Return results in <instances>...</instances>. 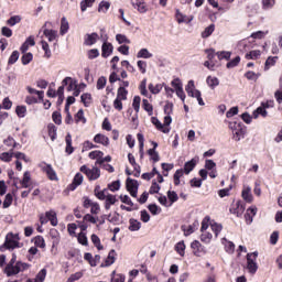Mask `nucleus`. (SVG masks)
Instances as JSON below:
<instances>
[{
    "label": "nucleus",
    "instance_id": "f257e3e1",
    "mask_svg": "<svg viewBox=\"0 0 282 282\" xmlns=\"http://www.w3.org/2000/svg\"><path fill=\"white\" fill-rule=\"evenodd\" d=\"M229 129L232 131L234 140L239 142L246 138L247 129L243 123L239 121H231L229 122Z\"/></svg>",
    "mask_w": 282,
    "mask_h": 282
},
{
    "label": "nucleus",
    "instance_id": "f03ea898",
    "mask_svg": "<svg viewBox=\"0 0 282 282\" xmlns=\"http://www.w3.org/2000/svg\"><path fill=\"white\" fill-rule=\"evenodd\" d=\"M28 268H30V264L22 261H18L15 264H12L11 267H6L4 274H7V276H17L19 272H25Z\"/></svg>",
    "mask_w": 282,
    "mask_h": 282
},
{
    "label": "nucleus",
    "instance_id": "7ed1b4c3",
    "mask_svg": "<svg viewBox=\"0 0 282 282\" xmlns=\"http://www.w3.org/2000/svg\"><path fill=\"white\" fill-rule=\"evenodd\" d=\"M185 90L191 98H196L197 102L200 107H204L206 104L204 102V99L202 98V91L195 89V82L189 80L187 86L185 87Z\"/></svg>",
    "mask_w": 282,
    "mask_h": 282
},
{
    "label": "nucleus",
    "instance_id": "20e7f679",
    "mask_svg": "<svg viewBox=\"0 0 282 282\" xmlns=\"http://www.w3.org/2000/svg\"><path fill=\"white\" fill-rule=\"evenodd\" d=\"M19 235L8 234L6 237V241L3 246L0 247L1 252L4 250H14V248H19Z\"/></svg>",
    "mask_w": 282,
    "mask_h": 282
},
{
    "label": "nucleus",
    "instance_id": "39448f33",
    "mask_svg": "<svg viewBox=\"0 0 282 282\" xmlns=\"http://www.w3.org/2000/svg\"><path fill=\"white\" fill-rule=\"evenodd\" d=\"M109 40L108 35H105L104 43L101 45V56L102 58H109L113 54V44L107 42Z\"/></svg>",
    "mask_w": 282,
    "mask_h": 282
},
{
    "label": "nucleus",
    "instance_id": "423d86ee",
    "mask_svg": "<svg viewBox=\"0 0 282 282\" xmlns=\"http://www.w3.org/2000/svg\"><path fill=\"white\" fill-rule=\"evenodd\" d=\"M140 184L131 177H128L126 181V188L130 193L131 197H138V188Z\"/></svg>",
    "mask_w": 282,
    "mask_h": 282
},
{
    "label": "nucleus",
    "instance_id": "0eeeda50",
    "mask_svg": "<svg viewBox=\"0 0 282 282\" xmlns=\"http://www.w3.org/2000/svg\"><path fill=\"white\" fill-rule=\"evenodd\" d=\"M43 165H41V169L44 173H46L48 180H51V182H57L58 181V176L56 175V171H54V167H52V164H47V163H43Z\"/></svg>",
    "mask_w": 282,
    "mask_h": 282
},
{
    "label": "nucleus",
    "instance_id": "6e6552de",
    "mask_svg": "<svg viewBox=\"0 0 282 282\" xmlns=\"http://www.w3.org/2000/svg\"><path fill=\"white\" fill-rule=\"evenodd\" d=\"M232 215H236L237 217H241L243 213H246V205L243 202L238 200L236 205H232V207L229 209Z\"/></svg>",
    "mask_w": 282,
    "mask_h": 282
},
{
    "label": "nucleus",
    "instance_id": "1a4fd4ad",
    "mask_svg": "<svg viewBox=\"0 0 282 282\" xmlns=\"http://www.w3.org/2000/svg\"><path fill=\"white\" fill-rule=\"evenodd\" d=\"M98 39H100V35L98 33L93 32V33H87L84 36V45H87L88 47H91V45H96L98 43Z\"/></svg>",
    "mask_w": 282,
    "mask_h": 282
},
{
    "label": "nucleus",
    "instance_id": "9d476101",
    "mask_svg": "<svg viewBox=\"0 0 282 282\" xmlns=\"http://www.w3.org/2000/svg\"><path fill=\"white\" fill-rule=\"evenodd\" d=\"M83 174L82 173H77L74 178L72 184L68 185L67 191H76V188H78V186H80V184H83Z\"/></svg>",
    "mask_w": 282,
    "mask_h": 282
},
{
    "label": "nucleus",
    "instance_id": "9b49d317",
    "mask_svg": "<svg viewBox=\"0 0 282 282\" xmlns=\"http://www.w3.org/2000/svg\"><path fill=\"white\" fill-rule=\"evenodd\" d=\"M43 36L47 39L50 43L56 41V37L58 36V31L53 29H44L43 30Z\"/></svg>",
    "mask_w": 282,
    "mask_h": 282
},
{
    "label": "nucleus",
    "instance_id": "f8f14e48",
    "mask_svg": "<svg viewBox=\"0 0 282 282\" xmlns=\"http://www.w3.org/2000/svg\"><path fill=\"white\" fill-rule=\"evenodd\" d=\"M197 162H199V159L194 158L185 163L183 169L185 175H188L195 169V166H197Z\"/></svg>",
    "mask_w": 282,
    "mask_h": 282
},
{
    "label": "nucleus",
    "instance_id": "ddd939ff",
    "mask_svg": "<svg viewBox=\"0 0 282 282\" xmlns=\"http://www.w3.org/2000/svg\"><path fill=\"white\" fill-rule=\"evenodd\" d=\"M94 142L102 144V147H109V137L98 133L94 137Z\"/></svg>",
    "mask_w": 282,
    "mask_h": 282
},
{
    "label": "nucleus",
    "instance_id": "4468645a",
    "mask_svg": "<svg viewBox=\"0 0 282 282\" xmlns=\"http://www.w3.org/2000/svg\"><path fill=\"white\" fill-rule=\"evenodd\" d=\"M86 176L88 177V180L90 182L98 180V177H100V169H98V167L89 169Z\"/></svg>",
    "mask_w": 282,
    "mask_h": 282
},
{
    "label": "nucleus",
    "instance_id": "2eb2a0df",
    "mask_svg": "<svg viewBox=\"0 0 282 282\" xmlns=\"http://www.w3.org/2000/svg\"><path fill=\"white\" fill-rule=\"evenodd\" d=\"M151 122L156 127L159 131H162V133H169L171 131V129L164 128V124H162V122H160V119H158L156 117H152Z\"/></svg>",
    "mask_w": 282,
    "mask_h": 282
},
{
    "label": "nucleus",
    "instance_id": "dca6fc26",
    "mask_svg": "<svg viewBox=\"0 0 282 282\" xmlns=\"http://www.w3.org/2000/svg\"><path fill=\"white\" fill-rule=\"evenodd\" d=\"M131 6L134 8V10H138V12H140V14H144L147 13V4L144 3V1H137V2H131Z\"/></svg>",
    "mask_w": 282,
    "mask_h": 282
},
{
    "label": "nucleus",
    "instance_id": "f3484780",
    "mask_svg": "<svg viewBox=\"0 0 282 282\" xmlns=\"http://www.w3.org/2000/svg\"><path fill=\"white\" fill-rule=\"evenodd\" d=\"M129 224H130L129 230L131 232H135V231L140 230V228H142V223L138 221V219H135V218H130Z\"/></svg>",
    "mask_w": 282,
    "mask_h": 282
},
{
    "label": "nucleus",
    "instance_id": "a211bd4d",
    "mask_svg": "<svg viewBox=\"0 0 282 282\" xmlns=\"http://www.w3.org/2000/svg\"><path fill=\"white\" fill-rule=\"evenodd\" d=\"M67 32H69V22L67 21V18L63 17L61 20L59 34L64 36Z\"/></svg>",
    "mask_w": 282,
    "mask_h": 282
},
{
    "label": "nucleus",
    "instance_id": "6ab92c4d",
    "mask_svg": "<svg viewBox=\"0 0 282 282\" xmlns=\"http://www.w3.org/2000/svg\"><path fill=\"white\" fill-rule=\"evenodd\" d=\"M191 248L193 249V254H195V257H202V243L197 240H194L191 243Z\"/></svg>",
    "mask_w": 282,
    "mask_h": 282
},
{
    "label": "nucleus",
    "instance_id": "aec40b11",
    "mask_svg": "<svg viewBox=\"0 0 282 282\" xmlns=\"http://www.w3.org/2000/svg\"><path fill=\"white\" fill-rule=\"evenodd\" d=\"M137 58H144V59L153 58V53L149 52V48H141L137 53Z\"/></svg>",
    "mask_w": 282,
    "mask_h": 282
},
{
    "label": "nucleus",
    "instance_id": "412c9836",
    "mask_svg": "<svg viewBox=\"0 0 282 282\" xmlns=\"http://www.w3.org/2000/svg\"><path fill=\"white\" fill-rule=\"evenodd\" d=\"M65 142H66L65 151L68 155H72L74 153V147H72V134L70 133L66 134Z\"/></svg>",
    "mask_w": 282,
    "mask_h": 282
},
{
    "label": "nucleus",
    "instance_id": "4be33fe9",
    "mask_svg": "<svg viewBox=\"0 0 282 282\" xmlns=\"http://www.w3.org/2000/svg\"><path fill=\"white\" fill-rule=\"evenodd\" d=\"M230 56H232V52H230V51H218L217 52L218 61H230Z\"/></svg>",
    "mask_w": 282,
    "mask_h": 282
},
{
    "label": "nucleus",
    "instance_id": "5701e85b",
    "mask_svg": "<svg viewBox=\"0 0 282 282\" xmlns=\"http://www.w3.org/2000/svg\"><path fill=\"white\" fill-rule=\"evenodd\" d=\"M50 237L53 239V246H58L61 241V234L56 229H51L50 230Z\"/></svg>",
    "mask_w": 282,
    "mask_h": 282
},
{
    "label": "nucleus",
    "instance_id": "b1692460",
    "mask_svg": "<svg viewBox=\"0 0 282 282\" xmlns=\"http://www.w3.org/2000/svg\"><path fill=\"white\" fill-rule=\"evenodd\" d=\"M42 50L44 52V57L45 58H52V50H50V44L45 41H41Z\"/></svg>",
    "mask_w": 282,
    "mask_h": 282
},
{
    "label": "nucleus",
    "instance_id": "393cba45",
    "mask_svg": "<svg viewBox=\"0 0 282 282\" xmlns=\"http://www.w3.org/2000/svg\"><path fill=\"white\" fill-rule=\"evenodd\" d=\"M110 8H111V3L109 1L104 0L98 6V12H101L102 14H107Z\"/></svg>",
    "mask_w": 282,
    "mask_h": 282
},
{
    "label": "nucleus",
    "instance_id": "a878e982",
    "mask_svg": "<svg viewBox=\"0 0 282 282\" xmlns=\"http://www.w3.org/2000/svg\"><path fill=\"white\" fill-rule=\"evenodd\" d=\"M116 41H117V43H119V45H129V44H131V40H129V37H127V35H124V34H121V33H118L117 35H116Z\"/></svg>",
    "mask_w": 282,
    "mask_h": 282
},
{
    "label": "nucleus",
    "instance_id": "bb28decb",
    "mask_svg": "<svg viewBox=\"0 0 282 282\" xmlns=\"http://www.w3.org/2000/svg\"><path fill=\"white\" fill-rule=\"evenodd\" d=\"M239 63H241V57L240 56H236L232 59H229L226 64L227 69H234V67H237V65H239Z\"/></svg>",
    "mask_w": 282,
    "mask_h": 282
},
{
    "label": "nucleus",
    "instance_id": "cd10ccee",
    "mask_svg": "<svg viewBox=\"0 0 282 282\" xmlns=\"http://www.w3.org/2000/svg\"><path fill=\"white\" fill-rule=\"evenodd\" d=\"M21 63L22 65H30L32 63L34 55L32 53H22Z\"/></svg>",
    "mask_w": 282,
    "mask_h": 282
},
{
    "label": "nucleus",
    "instance_id": "c85d7f7f",
    "mask_svg": "<svg viewBox=\"0 0 282 282\" xmlns=\"http://www.w3.org/2000/svg\"><path fill=\"white\" fill-rule=\"evenodd\" d=\"M113 263H116V250L111 249L106 259V265H113Z\"/></svg>",
    "mask_w": 282,
    "mask_h": 282
},
{
    "label": "nucleus",
    "instance_id": "c756f323",
    "mask_svg": "<svg viewBox=\"0 0 282 282\" xmlns=\"http://www.w3.org/2000/svg\"><path fill=\"white\" fill-rule=\"evenodd\" d=\"M47 131L52 142H54V140H56V131H57L56 126L54 123H50L47 126Z\"/></svg>",
    "mask_w": 282,
    "mask_h": 282
},
{
    "label": "nucleus",
    "instance_id": "7c9ffc66",
    "mask_svg": "<svg viewBox=\"0 0 282 282\" xmlns=\"http://www.w3.org/2000/svg\"><path fill=\"white\" fill-rule=\"evenodd\" d=\"M206 83L210 89H215L219 85V79L217 77L208 76Z\"/></svg>",
    "mask_w": 282,
    "mask_h": 282
},
{
    "label": "nucleus",
    "instance_id": "2f4dec72",
    "mask_svg": "<svg viewBox=\"0 0 282 282\" xmlns=\"http://www.w3.org/2000/svg\"><path fill=\"white\" fill-rule=\"evenodd\" d=\"M46 218L53 226H58V218L56 217V213L54 212H46Z\"/></svg>",
    "mask_w": 282,
    "mask_h": 282
},
{
    "label": "nucleus",
    "instance_id": "473e14b6",
    "mask_svg": "<svg viewBox=\"0 0 282 282\" xmlns=\"http://www.w3.org/2000/svg\"><path fill=\"white\" fill-rule=\"evenodd\" d=\"M250 191H251L250 187H247L246 189L242 191V194H241L242 199L247 202V204H251L252 202V194L250 193Z\"/></svg>",
    "mask_w": 282,
    "mask_h": 282
},
{
    "label": "nucleus",
    "instance_id": "72a5a7b5",
    "mask_svg": "<svg viewBox=\"0 0 282 282\" xmlns=\"http://www.w3.org/2000/svg\"><path fill=\"white\" fill-rule=\"evenodd\" d=\"M259 56H261V51H259V50L251 51L246 54L247 61H257V58H259Z\"/></svg>",
    "mask_w": 282,
    "mask_h": 282
},
{
    "label": "nucleus",
    "instance_id": "f704fd0d",
    "mask_svg": "<svg viewBox=\"0 0 282 282\" xmlns=\"http://www.w3.org/2000/svg\"><path fill=\"white\" fill-rule=\"evenodd\" d=\"M30 180H31L30 172H24L23 178L20 182V184H22V188H30Z\"/></svg>",
    "mask_w": 282,
    "mask_h": 282
},
{
    "label": "nucleus",
    "instance_id": "c9c22d12",
    "mask_svg": "<svg viewBox=\"0 0 282 282\" xmlns=\"http://www.w3.org/2000/svg\"><path fill=\"white\" fill-rule=\"evenodd\" d=\"M80 100L85 107H89L91 105V94L85 93L80 96Z\"/></svg>",
    "mask_w": 282,
    "mask_h": 282
},
{
    "label": "nucleus",
    "instance_id": "e433bc0d",
    "mask_svg": "<svg viewBox=\"0 0 282 282\" xmlns=\"http://www.w3.org/2000/svg\"><path fill=\"white\" fill-rule=\"evenodd\" d=\"M215 32V24H210L202 32V39H208Z\"/></svg>",
    "mask_w": 282,
    "mask_h": 282
},
{
    "label": "nucleus",
    "instance_id": "4c0bfd02",
    "mask_svg": "<svg viewBox=\"0 0 282 282\" xmlns=\"http://www.w3.org/2000/svg\"><path fill=\"white\" fill-rule=\"evenodd\" d=\"M96 3V0H83L80 2V10L82 12H86L87 8H91Z\"/></svg>",
    "mask_w": 282,
    "mask_h": 282
},
{
    "label": "nucleus",
    "instance_id": "58836bf2",
    "mask_svg": "<svg viewBox=\"0 0 282 282\" xmlns=\"http://www.w3.org/2000/svg\"><path fill=\"white\" fill-rule=\"evenodd\" d=\"M253 118H259V116H262V118H265L268 116V111L265 110V107H258L253 113Z\"/></svg>",
    "mask_w": 282,
    "mask_h": 282
},
{
    "label": "nucleus",
    "instance_id": "ea45409f",
    "mask_svg": "<svg viewBox=\"0 0 282 282\" xmlns=\"http://www.w3.org/2000/svg\"><path fill=\"white\" fill-rule=\"evenodd\" d=\"M205 54H207V58L210 63H215V58H217V52H215V48H207Z\"/></svg>",
    "mask_w": 282,
    "mask_h": 282
},
{
    "label": "nucleus",
    "instance_id": "a19ab883",
    "mask_svg": "<svg viewBox=\"0 0 282 282\" xmlns=\"http://www.w3.org/2000/svg\"><path fill=\"white\" fill-rule=\"evenodd\" d=\"M276 0H262V10H272Z\"/></svg>",
    "mask_w": 282,
    "mask_h": 282
},
{
    "label": "nucleus",
    "instance_id": "79ce46f5",
    "mask_svg": "<svg viewBox=\"0 0 282 282\" xmlns=\"http://www.w3.org/2000/svg\"><path fill=\"white\" fill-rule=\"evenodd\" d=\"M108 221H110V224H113L115 226H118V224H120V214L118 212H115L113 216L108 215Z\"/></svg>",
    "mask_w": 282,
    "mask_h": 282
},
{
    "label": "nucleus",
    "instance_id": "37998d69",
    "mask_svg": "<svg viewBox=\"0 0 282 282\" xmlns=\"http://www.w3.org/2000/svg\"><path fill=\"white\" fill-rule=\"evenodd\" d=\"M175 250L180 254V257H184L186 250V245H184V241H180L178 243H176Z\"/></svg>",
    "mask_w": 282,
    "mask_h": 282
},
{
    "label": "nucleus",
    "instance_id": "c03bdc74",
    "mask_svg": "<svg viewBox=\"0 0 282 282\" xmlns=\"http://www.w3.org/2000/svg\"><path fill=\"white\" fill-rule=\"evenodd\" d=\"M184 169H180L174 173V184L175 186H180V178L184 176Z\"/></svg>",
    "mask_w": 282,
    "mask_h": 282
},
{
    "label": "nucleus",
    "instance_id": "a18cd8bd",
    "mask_svg": "<svg viewBox=\"0 0 282 282\" xmlns=\"http://www.w3.org/2000/svg\"><path fill=\"white\" fill-rule=\"evenodd\" d=\"M26 112H28V108L25 106H17L15 113L18 118H25Z\"/></svg>",
    "mask_w": 282,
    "mask_h": 282
},
{
    "label": "nucleus",
    "instance_id": "49530a36",
    "mask_svg": "<svg viewBox=\"0 0 282 282\" xmlns=\"http://www.w3.org/2000/svg\"><path fill=\"white\" fill-rule=\"evenodd\" d=\"M142 102L144 111H147L149 116H153V106L149 104V99H143Z\"/></svg>",
    "mask_w": 282,
    "mask_h": 282
},
{
    "label": "nucleus",
    "instance_id": "de8ad7c7",
    "mask_svg": "<svg viewBox=\"0 0 282 282\" xmlns=\"http://www.w3.org/2000/svg\"><path fill=\"white\" fill-rule=\"evenodd\" d=\"M19 56H21L19 51H13L9 57L8 64L14 65V63H17V61H19Z\"/></svg>",
    "mask_w": 282,
    "mask_h": 282
},
{
    "label": "nucleus",
    "instance_id": "09e8293b",
    "mask_svg": "<svg viewBox=\"0 0 282 282\" xmlns=\"http://www.w3.org/2000/svg\"><path fill=\"white\" fill-rule=\"evenodd\" d=\"M276 61H279V56L268 57L264 69H270V67L276 64Z\"/></svg>",
    "mask_w": 282,
    "mask_h": 282
},
{
    "label": "nucleus",
    "instance_id": "8fccbe9b",
    "mask_svg": "<svg viewBox=\"0 0 282 282\" xmlns=\"http://www.w3.org/2000/svg\"><path fill=\"white\" fill-rule=\"evenodd\" d=\"M127 94H129V91H127L124 87H119L117 93V99L127 100Z\"/></svg>",
    "mask_w": 282,
    "mask_h": 282
},
{
    "label": "nucleus",
    "instance_id": "3c124183",
    "mask_svg": "<svg viewBox=\"0 0 282 282\" xmlns=\"http://www.w3.org/2000/svg\"><path fill=\"white\" fill-rule=\"evenodd\" d=\"M148 155H150L152 162H160V154L155 151V149L148 150Z\"/></svg>",
    "mask_w": 282,
    "mask_h": 282
},
{
    "label": "nucleus",
    "instance_id": "603ef678",
    "mask_svg": "<svg viewBox=\"0 0 282 282\" xmlns=\"http://www.w3.org/2000/svg\"><path fill=\"white\" fill-rule=\"evenodd\" d=\"M13 197L12 194H7L2 204V208H10L12 206Z\"/></svg>",
    "mask_w": 282,
    "mask_h": 282
},
{
    "label": "nucleus",
    "instance_id": "864d4df0",
    "mask_svg": "<svg viewBox=\"0 0 282 282\" xmlns=\"http://www.w3.org/2000/svg\"><path fill=\"white\" fill-rule=\"evenodd\" d=\"M45 276H47V270L42 269L35 276L34 282H43L45 281Z\"/></svg>",
    "mask_w": 282,
    "mask_h": 282
},
{
    "label": "nucleus",
    "instance_id": "5fc2aeb1",
    "mask_svg": "<svg viewBox=\"0 0 282 282\" xmlns=\"http://www.w3.org/2000/svg\"><path fill=\"white\" fill-rule=\"evenodd\" d=\"M17 23H21V15H13L7 21V24H9L11 28H14Z\"/></svg>",
    "mask_w": 282,
    "mask_h": 282
},
{
    "label": "nucleus",
    "instance_id": "6e6d98bb",
    "mask_svg": "<svg viewBox=\"0 0 282 282\" xmlns=\"http://www.w3.org/2000/svg\"><path fill=\"white\" fill-rule=\"evenodd\" d=\"M13 152H3L0 154V160L2 162H12Z\"/></svg>",
    "mask_w": 282,
    "mask_h": 282
},
{
    "label": "nucleus",
    "instance_id": "4d7b16f0",
    "mask_svg": "<svg viewBox=\"0 0 282 282\" xmlns=\"http://www.w3.org/2000/svg\"><path fill=\"white\" fill-rule=\"evenodd\" d=\"M87 56L90 61H94V58H98L100 56V51L98 48H93L87 52Z\"/></svg>",
    "mask_w": 282,
    "mask_h": 282
},
{
    "label": "nucleus",
    "instance_id": "13d9d810",
    "mask_svg": "<svg viewBox=\"0 0 282 282\" xmlns=\"http://www.w3.org/2000/svg\"><path fill=\"white\" fill-rule=\"evenodd\" d=\"M212 230L215 232V237H219V232L224 230V226H221V224L214 223L212 224Z\"/></svg>",
    "mask_w": 282,
    "mask_h": 282
},
{
    "label": "nucleus",
    "instance_id": "bf43d9fd",
    "mask_svg": "<svg viewBox=\"0 0 282 282\" xmlns=\"http://www.w3.org/2000/svg\"><path fill=\"white\" fill-rule=\"evenodd\" d=\"M257 257H259V252L254 251L247 254V263H257Z\"/></svg>",
    "mask_w": 282,
    "mask_h": 282
},
{
    "label": "nucleus",
    "instance_id": "052dcab7",
    "mask_svg": "<svg viewBox=\"0 0 282 282\" xmlns=\"http://www.w3.org/2000/svg\"><path fill=\"white\" fill-rule=\"evenodd\" d=\"M34 245L37 248H45V239L42 236H36L34 238Z\"/></svg>",
    "mask_w": 282,
    "mask_h": 282
},
{
    "label": "nucleus",
    "instance_id": "680f3d73",
    "mask_svg": "<svg viewBox=\"0 0 282 282\" xmlns=\"http://www.w3.org/2000/svg\"><path fill=\"white\" fill-rule=\"evenodd\" d=\"M167 199H170V202H171L170 206H171L172 204H175V202H177L180 199V197L177 196V193L169 191Z\"/></svg>",
    "mask_w": 282,
    "mask_h": 282
},
{
    "label": "nucleus",
    "instance_id": "e2e57ef3",
    "mask_svg": "<svg viewBox=\"0 0 282 282\" xmlns=\"http://www.w3.org/2000/svg\"><path fill=\"white\" fill-rule=\"evenodd\" d=\"M53 118V122H55V124H62L63 123V117L61 116V112L58 111H54L52 115Z\"/></svg>",
    "mask_w": 282,
    "mask_h": 282
},
{
    "label": "nucleus",
    "instance_id": "0e129e2a",
    "mask_svg": "<svg viewBox=\"0 0 282 282\" xmlns=\"http://www.w3.org/2000/svg\"><path fill=\"white\" fill-rule=\"evenodd\" d=\"M149 90L151 91V94H160V91H162V85L158 84L154 86L153 84H150Z\"/></svg>",
    "mask_w": 282,
    "mask_h": 282
},
{
    "label": "nucleus",
    "instance_id": "69168bd1",
    "mask_svg": "<svg viewBox=\"0 0 282 282\" xmlns=\"http://www.w3.org/2000/svg\"><path fill=\"white\" fill-rule=\"evenodd\" d=\"M259 76H261V74H257L254 72L245 73V78H247L248 80H257Z\"/></svg>",
    "mask_w": 282,
    "mask_h": 282
},
{
    "label": "nucleus",
    "instance_id": "338daca9",
    "mask_svg": "<svg viewBox=\"0 0 282 282\" xmlns=\"http://www.w3.org/2000/svg\"><path fill=\"white\" fill-rule=\"evenodd\" d=\"M141 100L142 99L140 98V96H134V98H133L132 107H133L134 111H137V113L140 111Z\"/></svg>",
    "mask_w": 282,
    "mask_h": 282
},
{
    "label": "nucleus",
    "instance_id": "774afa93",
    "mask_svg": "<svg viewBox=\"0 0 282 282\" xmlns=\"http://www.w3.org/2000/svg\"><path fill=\"white\" fill-rule=\"evenodd\" d=\"M148 209L150 210V213H151L152 215H160V213H161L160 207H158L155 204L149 205V206H148Z\"/></svg>",
    "mask_w": 282,
    "mask_h": 282
}]
</instances>
